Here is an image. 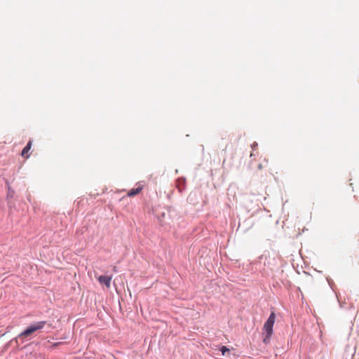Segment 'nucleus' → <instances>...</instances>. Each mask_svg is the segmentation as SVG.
<instances>
[{
    "instance_id": "7",
    "label": "nucleus",
    "mask_w": 359,
    "mask_h": 359,
    "mask_svg": "<svg viewBox=\"0 0 359 359\" xmlns=\"http://www.w3.org/2000/svg\"><path fill=\"white\" fill-rule=\"evenodd\" d=\"M262 165L261 164L259 165V169H262Z\"/></svg>"
},
{
    "instance_id": "4",
    "label": "nucleus",
    "mask_w": 359,
    "mask_h": 359,
    "mask_svg": "<svg viewBox=\"0 0 359 359\" xmlns=\"http://www.w3.org/2000/svg\"><path fill=\"white\" fill-rule=\"evenodd\" d=\"M32 141L29 140L25 147L22 149L21 152V156L25 158H28L29 157V152L32 148Z\"/></svg>"
},
{
    "instance_id": "6",
    "label": "nucleus",
    "mask_w": 359,
    "mask_h": 359,
    "mask_svg": "<svg viewBox=\"0 0 359 359\" xmlns=\"http://www.w3.org/2000/svg\"><path fill=\"white\" fill-rule=\"evenodd\" d=\"M220 351H221L222 355H225L226 352L229 351V349L226 346H223L221 347Z\"/></svg>"
},
{
    "instance_id": "2",
    "label": "nucleus",
    "mask_w": 359,
    "mask_h": 359,
    "mask_svg": "<svg viewBox=\"0 0 359 359\" xmlns=\"http://www.w3.org/2000/svg\"><path fill=\"white\" fill-rule=\"evenodd\" d=\"M275 319H276V314L274 312H271L268 320L264 323V329L265 330V331L266 332V337L264 339V343H266V340L271 337V336L273 333V326L275 323Z\"/></svg>"
},
{
    "instance_id": "3",
    "label": "nucleus",
    "mask_w": 359,
    "mask_h": 359,
    "mask_svg": "<svg viewBox=\"0 0 359 359\" xmlns=\"http://www.w3.org/2000/svg\"><path fill=\"white\" fill-rule=\"evenodd\" d=\"M100 284L105 285L107 288L110 287L111 276H100L97 278Z\"/></svg>"
},
{
    "instance_id": "5",
    "label": "nucleus",
    "mask_w": 359,
    "mask_h": 359,
    "mask_svg": "<svg viewBox=\"0 0 359 359\" xmlns=\"http://www.w3.org/2000/svg\"><path fill=\"white\" fill-rule=\"evenodd\" d=\"M142 186H139L137 188H134V189H130L128 192L127 196H129V197H133V196L140 194L142 191Z\"/></svg>"
},
{
    "instance_id": "1",
    "label": "nucleus",
    "mask_w": 359,
    "mask_h": 359,
    "mask_svg": "<svg viewBox=\"0 0 359 359\" xmlns=\"http://www.w3.org/2000/svg\"><path fill=\"white\" fill-rule=\"evenodd\" d=\"M46 324V321H39V322L35 323L31 325L30 326H29L25 331L21 332L18 335V338L27 337L31 335L32 334H33L34 332L43 328V327L45 326Z\"/></svg>"
}]
</instances>
